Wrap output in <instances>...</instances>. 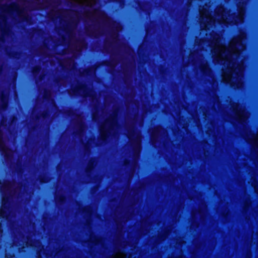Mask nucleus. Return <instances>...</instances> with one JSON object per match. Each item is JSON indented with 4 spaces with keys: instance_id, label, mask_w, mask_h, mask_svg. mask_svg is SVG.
<instances>
[{
    "instance_id": "obj_1",
    "label": "nucleus",
    "mask_w": 258,
    "mask_h": 258,
    "mask_svg": "<svg viewBox=\"0 0 258 258\" xmlns=\"http://www.w3.org/2000/svg\"><path fill=\"white\" fill-rule=\"evenodd\" d=\"M244 37V34H242L238 38L233 39L228 48L222 44L220 39L216 38L213 50L214 57L217 60L224 61V64L226 67L223 73L224 80L237 88H239L242 85L241 78L243 67L241 64L234 62L233 60L237 58L240 51L244 49L242 40Z\"/></svg>"
},
{
    "instance_id": "obj_2",
    "label": "nucleus",
    "mask_w": 258,
    "mask_h": 258,
    "mask_svg": "<svg viewBox=\"0 0 258 258\" xmlns=\"http://www.w3.org/2000/svg\"><path fill=\"white\" fill-rule=\"evenodd\" d=\"M216 20L220 23H228L227 18H226L225 13L223 8L220 10V12H218V14L216 17Z\"/></svg>"
},
{
    "instance_id": "obj_3",
    "label": "nucleus",
    "mask_w": 258,
    "mask_h": 258,
    "mask_svg": "<svg viewBox=\"0 0 258 258\" xmlns=\"http://www.w3.org/2000/svg\"><path fill=\"white\" fill-rule=\"evenodd\" d=\"M200 13L203 20H204L205 19L206 22H207L208 23H211L213 21V18L211 17L210 15L209 14L208 11L201 10Z\"/></svg>"
},
{
    "instance_id": "obj_4",
    "label": "nucleus",
    "mask_w": 258,
    "mask_h": 258,
    "mask_svg": "<svg viewBox=\"0 0 258 258\" xmlns=\"http://www.w3.org/2000/svg\"><path fill=\"white\" fill-rule=\"evenodd\" d=\"M238 117L240 120H242L244 118L247 117V114L244 110H240L238 113Z\"/></svg>"
},
{
    "instance_id": "obj_5",
    "label": "nucleus",
    "mask_w": 258,
    "mask_h": 258,
    "mask_svg": "<svg viewBox=\"0 0 258 258\" xmlns=\"http://www.w3.org/2000/svg\"><path fill=\"white\" fill-rule=\"evenodd\" d=\"M243 11L242 10L240 9L238 16L236 20H235V23H237L238 22H241L243 20Z\"/></svg>"
},
{
    "instance_id": "obj_6",
    "label": "nucleus",
    "mask_w": 258,
    "mask_h": 258,
    "mask_svg": "<svg viewBox=\"0 0 258 258\" xmlns=\"http://www.w3.org/2000/svg\"><path fill=\"white\" fill-rule=\"evenodd\" d=\"M252 142L258 148V134L254 136L252 139Z\"/></svg>"
},
{
    "instance_id": "obj_7",
    "label": "nucleus",
    "mask_w": 258,
    "mask_h": 258,
    "mask_svg": "<svg viewBox=\"0 0 258 258\" xmlns=\"http://www.w3.org/2000/svg\"><path fill=\"white\" fill-rule=\"evenodd\" d=\"M125 255L124 253H120L119 254L116 256V258H124Z\"/></svg>"
}]
</instances>
